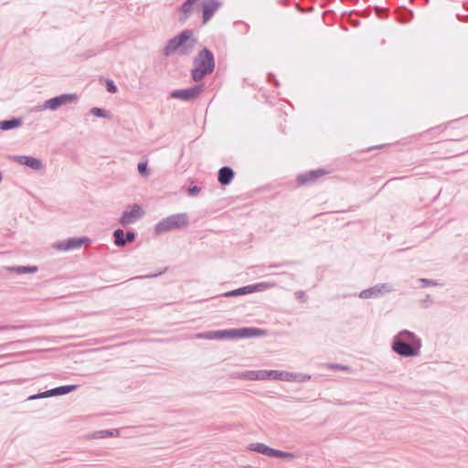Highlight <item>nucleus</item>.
<instances>
[{"label":"nucleus","instance_id":"33","mask_svg":"<svg viewBox=\"0 0 468 468\" xmlns=\"http://www.w3.org/2000/svg\"><path fill=\"white\" fill-rule=\"evenodd\" d=\"M328 367L330 369H337V370H341V371H349L350 370L349 367H347L346 365H341V364H329Z\"/></svg>","mask_w":468,"mask_h":468},{"label":"nucleus","instance_id":"41","mask_svg":"<svg viewBox=\"0 0 468 468\" xmlns=\"http://www.w3.org/2000/svg\"><path fill=\"white\" fill-rule=\"evenodd\" d=\"M282 275H287L289 276L291 279H293L294 275L293 274H290V273H287V272H282Z\"/></svg>","mask_w":468,"mask_h":468},{"label":"nucleus","instance_id":"15","mask_svg":"<svg viewBox=\"0 0 468 468\" xmlns=\"http://www.w3.org/2000/svg\"><path fill=\"white\" fill-rule=\"evenodd\" d=\"M325 174L326 172L324 169L311 170L307 173L299 175L296 180L301 186L309 185L314 183L318 177Z\"/></svg>","mask_w":468,"mask_h":468},{"label":"nucleus","instance_id":"4","mask_svg":"<svg viewBox=\"0 0 468 468\" xmlns=\"http://www.w3.org/2000/svg\"><path fill=\"white\" fill-rule=\"evenodd\" d=\"M215 69V57L213 52L207 48H202L193 58L191 78L195 82L203 80Z\"/></svg>","mask_w":468,"mask_h":468},{"label":"nucleus","instance_id":"21","mask_svg":"<svg viewBox=\"0 0 468 468\" xmlns=\"http://www.w3.org/2000/svg\"><path fill=\"white\" fill-rule=\"evenodd\" d=\"M251 289L252 288H250V285L243 286V287L225 292L224 296L227 298H229V297H234V296L249 294V293H251Z\"/></svg>","mask_w":468,"mask_h":468},{"label":"nucleus","instance_id":"18","mask_svg":"<svg viewBox=\"0 0 468 468\" xmlns=\"http://www.w3.org/2000/svg\"><path fill=\"white\" fill-rule=\"evenodd\" d=\"M234 378L244 380H261V370H247L243 372H237L232 375Z\"/></svg>","mask_w":468,"mask_h":468},{"label":"nucleus","instance_id":"8","mask_svg":"<svg viewBox=\"0 0 468 468\" xmlns=\"http://www.w3.org/2000/svg\"><path fill=\"white\" fill-rule=\"evenodd\" d=\"M144 215V211L138 204H133L129 206L128 209H125L122 212V215L119 218V223L126 227L128 225L133 224L137 219L142 218Z\"/></svg>","mask_w":468,"mask_h":468},{"label":"nucleus","instance_id":"23","mask_svg":"<svg viewBox=\"0 0 468 468\" xmlns=\"http://www.w3.org/2000/svg\"><path fill=\"white\" fill-rule=\"evenodd\" d=\"M275 286H276L275 282H258L255 284H250V287L252 288L251 293L256 292H262V291L273 288Z\"/></svg>","mask_w":468,"mask_h":468},{"label":"nucleus","instance_id":"25","mask_svg":"<svg viewBox=\"0 0 468 468\" xmlns=\"http://www.w3.org/2000/svg\"><path fill=\"white\" fill-rule=\"evenodd\" d=\"M278 380L282 381H294L299 380L298 375L288 371H279Z\"/></svg>","mask_w":468,"mask_h":468},{"label":"nucleus","instance_id":"13","mask_svg":"<svg viewBox=\"0 0 468 468\" xmlns=\"http://www.w3.org/2000/svg\"><path fill=\"white\" fill-rule=\"evenodd\" d=\"M392 292V288L388 283H380L369 289L363 290L359 293V297L362 299L377 298L386 292Z\"/></svg>","mask_w":468,"mask_h":468},{"label":"nucleus","instance_id":"9","mask_svg":"<svg viewBox=\"0 0 468 468\" xmlns=\"http://www.w3.org/2000/svg\"><path fill=\"white\" fill-rule=\"evenodd\" d=\"M90 242V239L87 237H72L55 243L53 247L58 250L69 251L80 249Z\"/></svg>","mask_w":468,"mask_h":468},{"label":"nucleus","instance_id":"26","mask_svg":"<svg viewBox=\"0 0 468 468\" xmlns=\"http://www.w3.org/2000/svg\"><path fill=\"white\" fill-rule=\"evenodd\" d=\"M279 370H261V380H278Z\"/></svg>","mask_w":468,"mask_h":468},{"label":"nucleus","instance_id":"29","mask_svg":"<svg viewBox=\"0 0 468 468\" xmlns=\"http://www.w3.org/2000/svg\"><path fill=\"white\" fill-rule=\"evenodd\" d=\"M90 113L99 118H108L109 117V112H107L104 109L98 108V107L91 108Z\"/></svg>","mask_w":468,"mask_h":468},{"label":"nucleus","instance_id":"35","mask_svg":"<svg viewBox=\"0 0 468 468\" xmlns=\"http://www.w3.org/2000/svg\"><path fill=\"white\" fill-rule=\"evenodd\" d=\"M433 303L432 298L430 295H426L424 299L421 300V306L423 308H428Z\"/></svg>","mask_w":468,"mask_h":468},{"label":"nucleus","instance_id":"12","mask_svg":"<svg viewBox=\"0 0 468 468\" xmlns=\"http://www.w3.org/2000/svg\"><path fill=\"white\" fill-rule=\"evenodd\" d=\"M16 163L21 165L27 166L34 171H40L44 169V165L42 161L37 157L28 156V155H14L11 157Z\"/></svg>","mask_w":468,"mask_h":468},{"label":"nucleus","instance_id":"39","mask_svg":"<svg viewBox=\"0 0 468 468\" xmlns=\"http://www.w3.org/2000/svg\"><path fill=\"white\" fill-rule=\"evenodd\" d=\"M162 272H159V273H154V274H148V275H144V276H140L139 278H154V277H157L159 274H161Z\"/></svg>","mask_w":468,"mask_h":468},{"label":"nucleus","instance_id":"36","mask_svg":"<svg viewBox=\"0 0 468 468\" xmlns=\"http://www.w3.org/2000/svg\"><path fill=\"white\" fill-rule=\"evenodd\" d=\"M297 299L301 300L302 302L305 301V293L303 291H298L296 292Z\"/></svg>","mask_w":468,"mask_h":468},{"label":"nucleus","instance_id":"6","mask_svg":"<svg viewBox=\"0 0 468 468\" xmlns=\"http://www.w3.org/2000/svg\"><path fill=\"white\" fill-rule=\"evenodd\" d=\"M78 99L76 94L65 93L56 97H53L45 101L44 104L36 107V111H44L49 109L56 111L60 106L76 101Z\"/></svg>","mask_w":468,"mask_h":468},{"label":"nucleus","instance_id":"37","mask_svg":"<svg viewBox=\"0 0 468 468\" xmlns=\"http://www.w3.org/2000/svg\"><path fill=\"white\" fill-rule=\"evenodd\" d=\"M298 375V381H305L306 379H310L311 377L310 376H303L301 374H297Z\"/></svg>","mask_w":468,"mask_h":468},{"label":"nucleus","instance_id":"10","mask_svg":"<svg viewBox=\"0 0 468 468\" xmlns=\"http://www.w3.org/2000/svg\"><path fill=\"white\" fill-rule=\"evenodd\" d=\"M78 388L77 385H65V386H59L43 392H39L35 395H31L28 397V400H34L38 399H44L53 396H61L69 394Z\"/></svg>","mask_w":468,"mask_h":468},{"label":"nucleus","instance_id":"5","mask_svg":"<svg viewBox=\"0 0 468 468\" xmlns=\"http://www.w3.org/2000/svg\"><path fill=\"white\" fill-rule=\"evenodd\" d=\"M189 225L186 213L173 214L160 220L154 227V233L159 235L175 229H181Z\"/></svg>","mask_w":468,"mask_h":468},{"label":"nucleus","instance_id":"22","mask_svg":"<svg viewBox=\"0 0 468 468\" xmlns=\"http://www.w3.org/2000/svg\"><path fill=\"white\" fill-rule=\"evenodd\" d=\"M9 271L17 274L35 273L37 271V266H14L8 268Z\"/></svg>","mask_w":468,"mask_h":468},{"label":"nucleus","instance_id":"2","mask_svg":"<svg viewBox=\"0 0 468 468\" xmlns=\"http://www.w3.org/2000/svg\"><path fill=\"white\" fill-rule=\"evenodd\" d=\"M266 335V331L257 327H241L196 334L197 339L251 338Z\"/></svg>","mask_w":468,"mask_h":468},{"label":"nucleus","instance_id":"3","mask_svg":"<svg viewBox=\"0 0 468 468\" xmlns=\"http://www.w3.org/2000/svg\"><path fill=\"white\" fill-rule=\"evenodd\" d=\"M197 43V38L193 36V31L185 29L167 41L163 55L168 57L178 52L182 56H188L193 52Z\"/></svg>","mask_w":468,"mask_h":468},{"label":"nucleus","instance_id":"16","mask_svg":"<svg viewBox=\"0 0 468 468\" xmlns=\"http://www.w3.org/2000/svg\"><path fill=\"white\" fill-rule=\"evenodd\" d=\"M234 170L229 166H222L218 173V180L220 185L228 186L234 178Z\"/></svg>","mask_w":468,"mask_h":468},{"label":"nucleus","instance_id":"27","mask_svg":"<svg viewBox=\"0 0 468 468\" xmlns=\"http://www.w3.org/2000/svg\"><path fill=\"white\" fill-rule=\"evenodd\" d=\"M119 434L118 430H102L98 431L95 432L94 437L95 438H108V437H114Z\"/></svg>","mask_w":468,"mask_h":468},{"label":"nucleus","instance_id":"14","mask_svg":"<svg viewBox=\"0 0 468 468\" xmlns=\"http://www.w3.org/2000/svg\"><path fill=\"white\" fill-rule=\"evenodd\" d=\"M114 244L117 247H124L127 243L134 241L136 233L129 230L124 232L122 229H117L113 231Z\"/></svg>","mask_w":468,"mask_h":468},{"label":"nucleus","instance_id":"11","mask_svg":"<svg viewBox=\"0 0 468 468\" xmlns=\"http://www.w3.org/2000/svg\"><path fill=\"white\" fill-rule=\"evenodd\" d=\"M222 3L218 0H202V20L203 24H207L221 7Z\"/></svg>","mask_w":468,"mask_h":468},{"label":"nucleus","instance_id":"19","mask_svg":"<svg viewBox=\"0 0 468 468\" xmlns=\"http://www.w3.org/2000/svg\"><path fill=\"white\" fill-rule=\"evenodd\" d=\"M249 449L250 451L261 453L263 455H267L269 457H271L273 452V448H271L268 445L261 442L251 443Z\"/></svg>","mask_w":468,"mask_h":468},{"label":"nucleus","instance_id":"32","mask_svg":"<svg viewBox=\"0 0 468 468\" xmlns=\"http://www.w3.org/2000/svg\"><path fill=\"white\" fill-rule=\"evenodd\" d=\"M419 282L421 283V285H420L421 287L437 285L436 282H434L433 280L425 279V278L419 279Z\"/></svg>","mask_w":468,"mask_h":468},{"label":"nucleus","instance_id":"42","mask_svg":"<svg viewBox=\"0 0 468 468\" xmlns=\"http://www.w3.org/2000/svg\"><path fill=\"white\" fill-rule=\"evenodd\" d=\"M282 265V264H273V265H270L269 268H277V267H280Z\"/></svg>","mask_w":468,"mask_h":468},{"label":"nucleus","instance_id":"7","mask_svg":"<svg viewBox=\"0 0 468 468\" xmlns=\"http://www.w3.org/2000/svg\"><path fill=\"white\" fill-rule=\"evenodd\" d=\"M203 84H197L188 89L175 90L171 91L170 97L173 99L181 100L183 101H190L199 96V94L203 90Z\"/></svg>","mask_w":468,"mask_h":468},{"label":"nucleus","instance_id":"31","mask_svg":"<svg viewBox=\"0 0 468 468\" xmlns=\"http://www.w3.org/2000/svg\"><path fill=\"white\" fill-rule=\"evenodd\" d=\"M106 90L110 93H115V92H117V86L115 85V83L112 80H108L106 81Z\"/></svg>","mask_w":468,"mask_h":468},{"label":"nucleus","instance_id":"30","mask_svg":"<svg viewBox=\"0 0 468 468\" xmlns=\"http://www.w3.org/2000/svg\"><path fill=\"white\" fill-rule=\"evenodd\" d=\"M413 17V13L410 10H404L403 14L399 16V21L402 23H406L410 21Z\"/></svg>","mask_w":468,"mask_h":468},{"label":"nucleus","instance_id":"43","mask_svg":"<svg viewBox=\"0 0 468 468\" xmlns=\"http://www.w3.org/2000/svg\"><path fill=\"white\" fill-rule=\"evenodd\" d=\"M273 82H274V84H275L276 86H279V85H280L279 81H278L276 79H275V80H273Z\"/></svg>","mask_w":468,"mask_h":468},{"label":"nucleus","instance_id":"40","mask_svg":"<svg viewBox=\"0 0 468 468\" xmlns=\"http://www.w3.org/2000/svg\"><path fill=\"white\" fill-rule=\"evenodd\" d=\"M273 80H275V76H274V74H272V73H269V74H268V80H269V81H273Z\"/></svg>","mask_w":468,"mask_h":468},{"label":"nucleus","instance_id":"34","mask_svg":"<svg viewBox=\"0 0 468 468\" xmlns=\"http://www.w3.org/2000/svg\"><path fill=\"white\" fill-rule=\"evenodd\" d=\"M201 191V187L197 186H190L188 189H187V193L189 196H192V197H195V196H197Z\"/></svg>","mask_w":468,"mask_h":468},{"label":"nucleus","instance_id":"17","mask_svg":"<svg viewBox=\"0 0 468 468\" xmlns=\"http://www.w3.org/2000/svg\"><path fill=\"white\" fill-rule=\"evenodd\" d=\"M199 0H186L180 6L181 16L179 21L186 22L194 12V6Z\"/></svg>","mask_w":468,"mask_h":468},{"label":"nucleus","instance_id":"24","mask_svg":"<svg viewBox=\"0 0 468 468\" xmlns=\"http://www.w3.org/2000/svg\"><path fill=\"white\" fill-rule=\"evenodd\" d=\"M273 458H281V459H287V460H292L296 458V455L293 452H283L281 450L273 449L272 456Z\"/></svg>","mask_w":468,"mask_h":468},{"label":"nucleus","instance_id":"28","mask_svg":"<svg viewBox=\"0 0 468 468\" xmlns=\"http://www.w3.org/2000/svg\"><path fill=\"white\" fill-rule=\"evenodd\" d=\"M137 169H138L139 174L142 176H144V177L149 176L150 170L148 168V163L146 160L139 162V164L137 165Z\"/></svg>","mask_w":468,"mask_h":468},{"label":"nucleus","instance_id":"1","mask_svg":"<svg viewBox=\"0 0 468 468\" xmlns=\"http://www.w3.org/2000/svg\"><path fill=\"white\" fill-rule=\"evenodd\" d=\"M421 346V339L413 332L405 329L393 337L391 349L402 357H414L419 356Z\"/></svg>","mask_w":468,"mask_h":468},{"label":"nucleus","instance_id":"20","mask_svg":"<svg viewBox=\"0 0 468 468\" xmlns=\"http://www.w3.org/2000/svg\"><path fill=\"white\" fill-rule=\"evenodd\" d=\"M22 125L21 118H11L0 122V129L3 131H8L17 128Z\"/></svg>","mask_w":468,"mask_h":468},{"label":"nucleus","instance_id":"38","mask_svg":"<svg viewBox=\"0 0 468 468\" xmlns=\"http://www.w3.org/2000/svg\"><path fill=\"white\" fill-rule=\"evenodd\" d=\"M18 328L17 326H8V325H2L0 326V331H4V330H7V329H16Z\"/></svg>","mask_w":468,"mask_h":468}]
</instances>
